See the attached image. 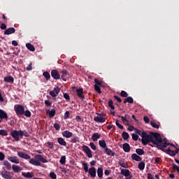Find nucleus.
Returning <instances> with one entry per match:
<instances>
[{"mask_svg": "<svg viewBox=\"0 0 179 179\" xmlns=\"http://www.w3.org/2000/svg\"><path fill=\"white\" fill-rule=\"evenodd\" d=\"M141 138V142L144 146L148 143H150V142L157 146H159L160 143H163V138H162V136L159 133L150 132V134H148L146 131H144Z\"/></svg>", "mask_w": 179, "mask_h": 179, "instance_id": "f257e3e1", "label": "nucleus"}, {"mask_svg": "<svg viewBox=\"0 0 179 179\" xmlns=\"http://www.w3.org/2000/svg\"><path fill=\"white\" fill-rule=\"evenodd\" d=\"M17 156L21 157V159H24L25 160L30 159L29 163L33 166H41V163L48 162V161H47V159L44 158L41 155H35V159H33L30 155H29V154H26L23 152H18Z\"/></svg>", "mask_w": 179, "mask_h": 179, "instance_id": "f03ea898", "label": "nucleus"}, {"mask_svg": "<svg viewBox=\"0 0 179 179\" xmlns=\"http://www.w3.org/2000/svg\"><path fill=\"white\" fill-rule=\"evenodd\" d=\"M11 136L15 138L16 142H19V141H20V138H23V136L29 138V133H27V131L26 130H13L11 131Z\"/></svg>", "mask_w": 179, "mask_h": 179, "instance_id": "7ed1b4c3", "label": "nucleus"}, {"mask_svg": "<svg viewBox=\"0 0 179 179\" xmlns=\"http://www.w3.org/2000/svg\"><path fill=\"white\" fill-rule=\"evenodd\" d=\"M167 146H170V143H167V142L164 141V143H161L159 144L158 148L160 149V150H162V152H165L166 155L174 157V156H176L175 151L171 150L170 148H168L167 150L164 149V148H167Z\"/></svg>", "mask_w": 179, "mask_h": 179, "instance_id": "20e7f679", "label": "nucleus"}, {"mask_svg": "<svg viewBox=\"0 0 179 179\" xmlns=\"http://www.w3.org/2000/svg\"><path fill=\"white\" fill-rule=\"evenodd\" d=\"M96 114L98 116L94 117V121H95V122H98L99 124H103V122H106V117H104V114L97 113Z\"/></svg>", "mask_w": 179, "mask_h": 179, "instance_id": "39448f33", "label": "nucleus"}, {"mask_svg": "<svg viewBox=\"0 0 179 179\" xmlns=\"http://www.w3.org/2000/svg\"><path fill=\"white\" fill-rule=\"evenodd\" d=\"M14 110L17 115H23L24 114V106L22 105H15Z\"/></svg>", "mask_w": 179, "mask_h": 179, "instance_id": "423d86ee", "label": "nucleus"}, {"mask_svg": "<svg viewBox=\"0 0 179 179\" xmlns=\"http://www.w3.org/2000/svg\"><path fill=\"white\" fill-rule=\"evenodd\" d=\"M83 150L87 155V157H89V159L93 157L92 150L87 145H83Z\"/></svg>", "mask_w": 179, "mask_h": 179, "instance_id": "0eeeda50", "label": "nucleus"}, {"mask_svg": "<svg viewBox=\"0 0 179 179\" xmlns=\"http://www.w3.org/2000/svg\"><path fill=\"white\" fill-rule=\"evenodd\" d=\"M59 92H61V88H59V87H56L52 91L49 92V94L51 97H57V96L59 94Z\"/></svg>", "mask_w": 179, "mask_h": 179, "instance_id": "6e6552de", "label": "nucleus"}, {"mask_svg": "<svg viewBox=\"0 0 179 179\" xmlns=\"http://www.w3.org/2000/svg\"><path fill=\"white\" fill-rule=\"evenodd\" d=\"M76 92L77 93L78 97H79L80 100H85V97L84 94L85 92L83 91V88L80 87L78 89H76Z\"/></svg>", "mask_w": 179, "mask_h": 179, "instance_id": "1a4fd4ad", "label": "nucleus"}, {"mask_svg": "<svg viewBox=\"0 0 179 179\" xmlns=\"http://www.w3.org/2000/svg\"><path fill=\"white\" fill-rule=\"evenodd\" d=\"M51 76L55 80H59V79H61V75L59 74V72H58L57 70L51 71Z\"/></svg>", "mask_w": 179, "mask_h": 179, "instance_id": "9d476101", "label": "nucleus"}, {"mask_svg": "<svg viewBox=\"0 0 179 179\" xmlns=\"http://www.w3.org/2000/svg\"><path fill=\"white\" fill-rule=\"evenodd\" d=\"M0 174L3 178L5 179H12V174H10V172L7 171H2L0 172Z\"/></svg>", "mask_w": 179, "mask_h": 179, "instance_id": "9b49d317", "label": "nucleus"}, {"mask_svg": "<svg viewBox=\"0 0 179 179\" xmlns=\"http://www.w3.org/2000/svg\"><path fill=\"white\" fill-rule=\"evenodd\" d=\"M121 174L124 176L127 179L132 178V175H131V172L128 169H121Z\"/></svg>", "mask_w": 179, "mask_h": 179, "instance_id": "f8f14e48", "label": "nucleus"}, {"mask_svg": "<svg viewBox=\"0 0 179 179\" xmlns=\"http://www.w3.org/2000/svg\"><path fill=\"white\" fill-rule=\"evenodd\" d=\"M87 173L90 174V177L94 178L96 174V168H94V166L90 168Z\"/></svg>", "mask_w": 179, "mask_h": 179, "instance_id": "ddd939ff", "label": "nucleus"}, {"mask_svg": "<svg viewBox=\"0 0 179 179\" xmlns=\"http://www.w3.org/2000/svg\"><path fill=\"white\" fill-rule=\"evenodd\" d=\"M62 135L64 137L66 138L67 139L69 138H72L73 136V134L68 130H66L62 133Z\"/></svg>", "mask_w": 179, "mask_h": 179, "instance_id": "4468645a", "label": "nucleus"}, {"mask_svg": "<svg viewBox=\"0 0 179 179\" xmlns=\"http://www.w3.org/2000/svg\"><path fill=\"white\" fill-rule=\"evenodd\" d=\"M15 31H16V29H15V28L10 27L5 30L4 34L6 36H9L10 34H13V33H15Z\"/></svg>", "mask_w": 179, "mask_h": 179, "instance_id": "2eb2a0df", "label": "nucleus"}, {"mask_svg": "<svg viewBox=\"0 0 179 179\" xmlns=\"http://www.w3.org/2000/svg\"><path fill=\"white\" fill-rule=\"evenodd\" d=\"M22 177H24V178H33V177H34V173L31 172H22Z\"/></svg>", "mask_w": 179, "mask_h": 179, "instance_id": "dca6fc26", "label": "nucleus"}, {"mask_svg": "<svg viewBox=\"0 0 179 179\" xmlns=\"http://www.w3.org/2000/svg\"><path fill=\"white\" fill-rule=\"evenodd\" d=\"M62 76L61 78L64 82H66V76L69 75V73H68V71L66 70H63L61 71Z\"/></svg>", "mask_w": 179, "mask_h": 179, "instance_id": "f3484780", "label": "nucleus"}, {"mask_svg": "<svg viewBox=\"0 0 179 179\" xmlns=\"http://www.w3.org/2000/svg\"><path fill=\"white\" fill-rule=\"evenodd\" d=\"M56 113L57 111L55 110V109H52L51 110H48L46 111V114L50 118H52L53 117H55Z\"/></svg>", "mask_w": 179, "mask_h": 179, "instance_id": "a211bd4d", "label": "nucleus"}, {"mask_svg": "<svg viewBox=\"0 0 179 179\" xmlns=\"http://www.w3.org/2000/svg\"><path fill=\"white\" fill-rule=\"evenodd\" d=\"M8 160L10 161L11 163H15V164H19V163H20L19 158L16 156L9 157Z\"/></svg>", "mask_w": 179, "mask_h": 179, "instance_id": "6ab92c4d", "label": "nucleus"}, {"mask_svg": "<svg viewBox=\"0 0 179 179\" xmlns=\"http://www.w3.org/2000/svg\"><path fill=\"white\" fill-rule=\"evenodd\" d=\"M101 137V135H100V134H99V133H94L93 135L91 137V139L94 142H97V139H100Z\"/></svg>", "mask_w": 179, "mask_h": 179, "instance_id": "aec40b11", "label": "nucleus"}, {"mask_svg": "<svg viewBox=\"0 0 179 179\" xmlns=\"http://www.w3.org/2000/svg\"><path fill=\"white\" fill-rule=\"evenodd\" d=\"M3 80L6 82V83H13L15 82V79L10 76L4 77Z\"/></svg>", "mask_w": 179, "mask_h": 179, "instance_id": "412c9836", "label": "nucleus"}, {"mask_svg": "<svg viewBox=\"0 0 179 179\" xmlns=\"http://www.w3.org/2000/svg\"><path fill=\"white\" fill-rule=\"evenodd\" d=\"M123 150H124L126 153H129V152L131 151V146L129 145V143H124L123 144Z\"/></svg>", "mask_w": 179, "mask_h": 179, "instance_id": "4be33fe9", "label": "nucleus"}, {"mask_svg": "<svg viewBox=\"0 0 179 179\" xmlns=\"http://www.w3.org/2000/svg\"><path fill=\"white\" fill-rule=\"evenodd\" d=\"M0 118L1 120H8V114L1 109H0Z\"/></svg>", "mask_w": 179, "mask_h": 179, "instance_id": "5701e85b", "label": "nucleus"}, {"mask_svg": "<svg viewBox=\"0 0 179 179\" xmlns=\"http://www.w3.org/2000/svg\"><path fill=\"white\" fill-rule=\"evenodd\" d=\"M104 152L108 156H115V152H113L110 149L106 147V148L104 150Z\"/></svg>", "mask_w": 179, "mask_h": 179, "instance_id": "b1692460", "label": "nucleus"}, {"mask_svg": "<svg viewBox=\"0 0 179 179\" xmlns=\"http://www.w3.org/2000/svg\"><path fill=\"white\" fill-rule=\"evenodd\" d=\"M131 159L132 160H135L136 162H142V158L136 154H132Z\"/></svg>", "mask_w": 179, "mask_h": 179, "instance_id": "393cba45", "label": "nucleus"}, {"mask_svg": "<svg viewBox=\"0 0 179 179\" xmlns=\"http://www.w3.org/2000/svg\"><path fill=\"white\" fill-rule=\"evenodd\" d=\"M99 145L101 148H102V149H106L107 148V143H106V141L104 140H100L99 141Z\"/></svg>", "mask_w": 179, "mask_h": 179, "instance_id": "a878e982", "label": "nucleus"}, {"mask_svg": "<svg viewBox=\"0 0 179 179\" xmlns=\"http://www.w3.org/2000/svg\"><path fill=\"white\" fill-rule=\"evenodd\" d=\"M26 47L28 50H29V51H31L32 52H34V51H36L34 45H33L31 43H27Z\"/></svg>", "mask_w": 179, "mask_h": 179, "instance_id": "bb28decb", "label": "nucleus"}, {"mask_svg": "<svg viewBox=\"0 0 179 179\" xmlns=\"http://www.w3.org/2000/svg\"><path fill=\"white\" fill-rule=\"evenodd\" d=\"M57 142L59 143L62 146H66V141L64 140L63 138L59 137L57 138Z\"/></svg>", "mask_w": 179, "mask_h": 179, "instance_id": "cd10ccee", "label": "nucleus"}, {"mask_svg": "<svg viewBox=\"0 0 179 179\" xmlns=\"http://www.w3.org/2000/svg\"><path fill=\"white\" fill-rule=\"evenodd\" d=\"M97 176L99 178H103V168L99 167L97 169Z\"/></svg>", "mask_w": 179, "mask_h": 179, "instance_id": "c85d7f7f", "label": "nucleus"}, {"mask_svg": "<svg viewBox=\"0 0 179 179\" xmlns=\"http://www.w3.org/2000/svg\"><path fill=\"white\" fill-rule=\"evenodd\" d=\"M127 103H130V104L134 103V99L131 96H127V98L124 99V103L127 104Z\"/></svg>", "mask_w": 179, "mask_h": 179, "instance_id": "c756f323", "label": "nucleus"}, {"mask_svg": "<svg viewBox=\"0 0 179 179\" xmlns=\"http://www.w3.org/2000/svg\"><path fill=\"white\" fill-rule=\"evenodd\" d=\"M43 76H44V78H45L46 80H50V79H51V75H50V73H48V71H44L43 73Z\"/></svg>", "mask_w": 179, "mask_h": 179, "instance_id": "7c9ffc66", "label": "nucleus"}, {"mask_svg": "<svg viewBox=\"0 0 179 179\" xmlns=\"http://www.w3.org/2000/svg\"><path fill=\"white\" fill-rule=\"evenodd\" d=\"M136 153H137V155H138V156H142V155H145V150H143V149H141V148H137V149H136Z\"/></svg>", "mask_w": 179, "mask_h": 179, "instance_id": "2f4dec72", "label": "nucleus"}, {"mask_svg": "<svg viewBox=\"0 0 179 179\" xmlns=\"http://www.w3.org/2000/svg\"><path fill=\"white\" fill-rule=\"evenodd\" d=\"M124 141H128L129 139V134L127 131H124L122 134Z\"/></svg>", "mask_w": 179, "mask_h": 179, "instance_id": "473e14b6", "label": "nucleus"}, {"mask_svg": "<svg viewBox=\"0 0 179 179\" xmlns=\"http://www.w3.org/2000/svg\"><path fill=\"white\" fill-rule=\"evenodd\" d=\"M117 117H119V118H121V119H122V121L123 122H126V125H129V120H128V119H127V118L125 117V116L124 117V116H121V115H117Z\"/></svg>", "mask_w": 179, "mask_h": 179, "instance_id": "72a5a7b5", "label": "nucleus"}, {"mask_svg": "<svg viewBox=\"0 0 179 179\" xmlns=\"http://www.w3.org/2000/svg\"><path fill=\"white\" fill-rule=\"evenodd\" d=\"M138 167L139 170H141V171L145 170V162H141L138 164Z\"/></svg>", "mask_w": 179, "mask_h": 179, "instance_id": "f704fd0d", "label": "nucleus"}, {"mask_svg": "<svg viewBox=\"0 0 179 179\" xmlns=\"http://www.w3.org/2000/svg\"><path fill=\"white\" fill-rule=\"evenodd\" d=\"M150 125L152 128H156V129H159V128H160V125L157 124L155 121H151Z\"/></svg>", "mask_w": 179, "mask_h": 179, "instance_id": "c9c22d12", "label": "nucleus"}, {"mask_svg": "<svg viewBox=\"0 0 179 179\" xmlns=\"http://www.w3.org/2000/svg\"><path fill=\"white\" fill-rule=\"evenodd\" d=\"M3 165L6 166V167H7V169L8 170H10V169H12V164H10V163H9V162L8 161H4Z\"/></svg>", "mask_w": 179, "mask_h": 179, "instance_id": "e433bc0d", "label": "nucleus"}, {"mask_svg": "<svg viewBox=\"0 0 179 179\" xmlns=\"http://www.w3.org/2000/svg\"><path fill=\"white\" fill-rule=\"evenodd\" d=\"M108 106L111 108V110H115V106H114V102L112 101V99L109 100Z\"/></svg>", "mask_w": 179, "mask_h": 179, "instance_id": "4c0bfd02", "label": "nucleus"}, {"mask_svg": "<svg viewBox=\"0 0 179 179\" xmlns=\"http://www.w3.org/2000/svg\"><path fill=\"white\" fill-rule=\"evenodd\" d=\"M13 170H14L15 173H19L21 171L20 166H18L17 165H13Z\"/></svg>", "mask_w": 179, "mask_h": 179, "instance_id": "58836bf2", "label": "nucleus"}, {"mask_svg": "<svg viewBox=\"0 0 179 179\" xmlns=\"http://www.w3.org/2000/svg\"><path fill=\"white\" fill-rule=\"evenodd\" d=\"M119 164L120 166H121V167H123L124 169H128V164L123 161H120Z\"/></svg>", "mask_w": 179, "mask_h": 179, "instance_id": "ea45409f", "label": "nucleus"}, {"mask_svg": "<svg viewBox=\"0 0 179 179\" xmlns=\"http://www.w3.org/2000/svg\"><path fill=\"white\" fill-rule=\"evenodd\" d=\"M46 145L47 148H48L49 149H54V143L48 141L46 143Z\"/></svg>", "mask_w": 179, "mask_h": 179, "instance_id": "a19ab883", "label": "nucleus"}, {"mask_svg": "<svg viewBox=\"0 0 179 179\" xmlns=\"http://www.w3.org/2000/svg\"><path fill=\"white\" fill-rule=\"evenodd\" d=\"M83 166L85 173H87L89 171V166H87V163L86 162L83 163Z\"/></svg>", "mask_w": 179, "mask_h": 179, "instance_id": "79ce46f5", "label": "nucleus"}, {"mask_svg": "<svg viewBox=\"0 0 179 179\" xmlns=\"http://www.w3.org/2000/svg\"><path fill=\"white\" fill-rule=\"evenodd\" d=\"M71 142L72 143H78V142H80L79 137H78V136L73 137V138H71Z\"/></svg>", "mask_w": 179, "mask_h": 179, "instance_id": "37998d69", "label": "nucleus"}, {"mask_svg": "<svg viewBox=\"0 0 179 179\" xmlns=\"http://www.w3.org/2000/svg\"><path fill=\"white\" fill-rule=\"evenodd\" d=\"M54 128L56 131H59L61 129V124L59 123H55Z\"/></svg>", "mask_w": 179, "mask_h": 179, "instance_id": "c03bdc74", "label": "nucleus"}, {"mask_svg": "<svg viewBox=\"0 0 179 179\" xmlns=\"http://www.w3.org/2000/svg\"><path fill=\"white\" fill-rule=\"evenodd\" d=\"M0 135L1 136H8V132L6 130L0 129Z\"/></svg>", "mask_w": 179, "mask_h": 179, "instance_id": "a18cd8bd", "label": "nucleus"}, {"mask_svg": "<svg viewBox=\"0 0 179 179\" xmlns=\"http://www.w3.org/2000/svg\"><path fill=\"white\" fill-rule=\"evenodd\" d=\"M135 131H136V134H138V135H139L141 137L143 136V134H145V131H142L138 129H135Z\"/></svg>", "mask_w": 179, "mask_h": 179, "instance_id": "49530a36", "label": "nucleus"}, {"mask_svg": "<svg viewBox=\"0 0 179 179\" xmlns=\"http://www.w3.org/2000/svg\"><path fill=\"white\" fill-rule=\"evenodd\" d=\"M71 115V113H69V110L66 111V113H64V120H68V118H69Z\"/></svg>", "mask_w": 179, "mask_h": 179, "instance_id": "de8ad7c7", "label": "nucleus"}, {"mask_svg": "<svg viewBox=\"0 0 179 179\" xmlns=\"http://www.w3.org/2000/svg\"><path fill=\"white\" fill-rule=\"evenodd\" d=\"M94 90L96 92H97L99 94L101 93V89H100V87L97 85H94Z\"/></svg>", "mask_w": 179, "mask_h": 179, "instance_id": "09e8293b", "label": "nucleus"}, {"mask_svg": "<svg viewBox=\"0 0 179 179\" xmlns=\"http://www.w3.org/2000/svg\"><path fill=\"white\" fill-rule=\"evenodd\" d=\"M23 115H25V117H31V113L29 110H24Z\"/></svg>", "mask_w": 179, "mask_h": 179, "instance_id": "8fccbe9b", "label": "nucleus"}, {"mask_svg": "<svg viewBox=\"0 0 179 179\" xmlns=\"http://www.w3.org/2000/svg\"><path fill=\"white\" fill-rule=\"evenodd\" d=\"M66 157L62 156L60 159V163L64 165L66 163Z\"/></svg>", "mask_w": 179, "mask_h": 179, "instance_id": "3c124183", "label": "nucleus"}, {"mask_svg": "<svg viewBox=\"0 0 179 179\" xmlns=\"http://www.w3.org/2000/svg\"><path fill=\"white\" fill-rule=\"evenodd\" d=\"M64 97L65 98V99L67 101H69V100H71V96H69V94H68V93H64Z\"/></svg>", "mask_w": 179, "mask_h": 179, "instance_id": "603ef678", "label": "nucleus"}, {"mask_svg": "<svg viewBox=\"0 0 179 179\" xmlns=\"http://www.w3.org/2000/svg\"><path fill=\"white\" fill-rule=\"evenodd\" d=\"M115 124L120 129H124V126H122L120 122H118V120H116Z\"/></svg>", "mask_w": 179, "mask_h": 179, "instance_id": "864d4df0", "label": "nucleus"}, {"mask_svg": "<svg viewBox=\"0 0 179 179\" xmlns=\"http://www.w3.org/2000/svg\"><path fill=\"white\" fill-rule=\"evenodd\" d=\"M120 96L122 97H128V93H127L125 91H121Z\"/></svg>", "mask_w": 179, "mask_h": 179, "instance_id": "5fc2aeb1", "label": "nucleus"}, {"mask_svg": "<svg viewBox=\"0 0 179 179\" xmlns=\"http://www.w3.org/2000/svg\"><path fill=\"white\" fill-rule=\"evenodd\" d=\"M94 82L96 85H97L96 86H101V85H103V83L101 81H99L97 78L94 79Z\"/></svg>", "mask_w": 179, "mask_h": 179, "instance_id": "6e6d98bb", "label": "nucleus"}, {"mask_svg": "<svg viewBox=\"0 0 179 179\" xmlns=\"http://www.w3.org/2000/svg\"><path fill=\"white\" fill-rule=\"evenodd\" d=\"M45 106H47L48 107H51V106L52 105V103L51 101H50V100H45Z\"/></svg>", "mask_w": 179, "mask_h": 179, "instance_id": "4d7b16f0", "label": "nucleus"}, {"mask_svg": "<svg viewBox=\"0 0 179 179\" xmlns=\"http://www.w3.org/2000/svg\"><path fill=\"white\" fill-rule=\"evenodd\" d=\"M50 177L52 179H57V174H55V173H54V172H51L50 173Z\"/></svg>", "mask_w": 179, "mask_h": 179, "instance_id": "13d9d810", "label": "nucleus"}, {"mask_svg": "<svg viewBox=\"0 0 179 179\" xmlns=\"http://www.w3.org/2000/svg\"><path fill=\"white\" fill-rule=\"evenodd\" d=\"M138 138H139V136H138V134H132L133 141H138Z\"/></svg>", "mask_w": 179, "mask_h": 179, "instance_id": "bf43d9fd", "label": "nucleus"}, {"mask_svg": "<svg viewBox=\"0 0 179 179\" xmlns=\"http://www.w3.org/2000/svg\"><path fill=\"white\" fill-rule=\"evenodd\" d=\"M143 120L145 124H149V122H150V119H149L148 116H144Z\"/></svg>", "mask_w": 179, "mask_h": 179, "instance_id": "052dcab7", "label": "nucleus"}, {"mask_svg": "<svg viewBox=\"0 0 179 179\" xmlns=\"http://www.w3.org/2000/svg\"><path fill=\"white\" fill-rule=\"evenodd\" d=\"M90 146L91 149H92V150H96V145L94 144V143H90Z\"/></svg>", "mask_w": 179, "mask_h": 179, "instance_id": "680f3d73", "label": "nucleus"}, {"mask_svg": "<svg viewBox=\"0 0 179 179\" xmlns=\"http://www.w3.org/2000/svg\"><path fill=\"white\" fill-rule=\"evenodd\" d=\"M114 99H115V100H117V101L118 103H122V99H121V98H120V96H114Z\"/></svg>", "mask_w": 179, "mask_h": 179, "instance_id": "e2e57ef3", "label": "nucleus"}, {"mask_svg": "<svg viewBox=\"0 0 179 179\" xmlns=\"http://www.w3.org/2000/svg\"><path fill=\"white\" fill-rule=\"evenodd\" d=\"M33 69V64L30 63L29 66L27 67V71H32Z\"/></svg>", "mask_w": 179, "mask_h": 179, "instance_id": "0e129e2a", "label": "nucleus"}, {"mask_svg": "<svg viewBox=\"0 0 179 179\" xmlns=\"http://www.w3.org/2000/svg\"><path fill=\"white\" fill-rule=\"evenodd\" d=\"M5 159V155L0 152V160L2 162Z\"/></svg>", "mask_w": 179, "mask_h": 179, "instance_id": "69168bd1", "label": "nucleus"}, {"mask_svg": "<svg viewBox=\"0 0 179 179\" xmlns=\"http://www.w3.org/2000/svg\"><path fill=\"white\" fill-rule=\"evenodd\" d=\"M110 173H111V171H110V170L106 169V170H105V171H104L105 176H110Z\"/></svg>", "mask_w": 179, "mask_h": 179, "instance_id": "338daca9", "label": "nucleus"}, {"mask_svg": "<svg viewBox=\"0 0 179 179\" xmlns=\"http://www.w3.org/2000/svg\"><path fill=\"white\" fill-rule=\"evenodd\" d=\"M148 179H155V178H153V175H152V173H148Z\"/></svg>", "mask_w": 179, "mask_h": 179, "instance_id": "774afa93", "label": "nucleus"}]
</instances>
